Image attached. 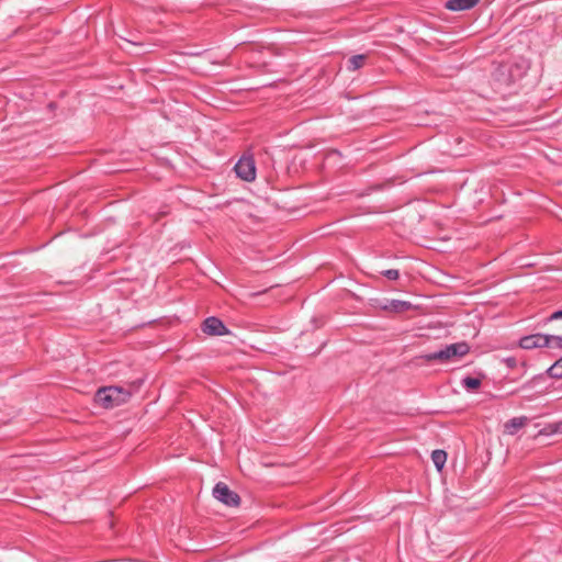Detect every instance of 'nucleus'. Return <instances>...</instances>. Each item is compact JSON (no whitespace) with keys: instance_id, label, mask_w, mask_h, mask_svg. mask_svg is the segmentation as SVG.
Wrapping results in <instances>:
<instances>
[{"instance_id":"obj_8","label":"nucleus","mask_w":562,"mask_h":562,"mask_svg":"<svg viewBox=\"0 0 562 562\" xmlns=\"http://www.w3.org/2000/svg\"><path fill=\"white\" fill-rule=\"evenodd\" d=\"M528 422V418L526 416L520 417H514L509 419L505 425V432L507 435H515L519 429H521Z\"/></svg>"},{"instance_id":"obj_15","label":"nucleus","mask_w":562,"mask_h":562,"mask_svg":"<svg viewBox=\"0 0 562 562\" xmlns=\"http://www.w3.org/2000/svg\"><path fill=\"white\" fill-rule=\"evenodd\" d=\"M550 321H554V319H562V310L560 311H557L554 312L553 314H551Z\"/></svg>"},{"instance_id":"obj_9","label":"nucleus","mask_w":562,"mask_h":562,"mask_svg":"<svg viewBox=\"0 0 562 562\" xmlns=\"http://www.w3.org/2000/svg\"><path fill=\"white\" fill-rule=\"evenodd\" d=\"M366 59H367V56L363 54L353 55L348 59L347 68L352 71L358 70L359 68H361L364 65Z\"/></svg>"},{"instance_id":"obj_12","label":"nucleus","mask_w":562,"mask_h":562,"mask_svg":"<svg viewBox=\"0 0 562 562\" xmlns=\"http://www.w3.org/2000/svg\"><path fill=\"white\" fill-rule=\"evenodd\" d=\"M548 374L554 379H562V357L555 361L549 369Z\"/></svg>"},{"instance_id":"obj_2","label":"nucleus","mask_w":562,"mask_h":562,"mask_svg":"<svg viewBox=\"0 0 562 562\" xmlns=\"http://www.w3.org/2000/svg\"><path fill=\"white\" fill-rule=\"evenodd\" d=\"M470 351V346L465 341L447 345L445 348L427 353V361H440L442 363L456 362L461 360Z\"/></svg>"},{"instance_id":"obj_13","label":"nucleus","mask_w":562,"mask_h":562,"mask_svg":"<svg viewBox=\"0 0 562 562\" xmlns=\"http://www.w3.org/2000/svg\"><path fill=\"white\" fill-rule=\"evenodd\" d=\"M462 385L468 390H475L481 385V381L476 378L467 376L462 380Z\"/></svg>"},{"instance_id":"obj_10","label":"nucleus","mask_w":562,"mask_h":562,"mask_svg":"<svg viewBox=\"0 0 562 562\" xmlns=\"http://www.w3.org/2000/svg\"><path fill=\"white\" fill-rule=\"evenodd\" d=\"M411 307L412 304L407 301L392 300L385 308H389L396 313H401L409 310Z\"/></svg>"},{"instance_id":"obj_3","label":"nucleus","mask_w":562,"mask_h":562,"mask_svg":"<svg viewBox=\"0 0 562 562\" xmlns=\"http://www.w3.org/2000/svg\"><path fill=\"white\" fill-rule=\"evenodd\" d=\"M519 346L522 349H533L542 347L562 348V336L532 334L520 338Z\"/></svg>"},{"instance_id":"obj_14","label":"nucleus","mask_w":562,"mask_h":562,"mask_svg":"<svg viewBox=\"0 0 562 562\" xmlns=\"http://www.w3.org/2000/svg\"><path fill=\"white\" fill-rule=\"evenodd\" d=\"M382 274L389 280H396L400 277V272L396 269L384 270Z\"/></svg>"},{"instance_id":"obj_4","label":"nucleus","mask_w":562,"mask_h":562,"mask_svg":"<svg viewBox=\"0 0 562 562\" xmlns=\"http://www.w3.org/2000/svg\"><path fill=\"white\" fill-rule=\"evenodd\" d=\"M234 170L238 178L251 182L256 179V164L251 156H243L235 165Z\"/></svg>"},{"instance_id":"obj_6","label":"nucleus","mask_w":562,"mask_h":562,"mask_svg":"<svg viewBox=\"0 0 562 562\" xmlns=\"http://www.w3.org/2000/svg\"><path fill=\"white\" fill-rule=\"evenodd\" d=\"M203 333L210 336H224L228 334V329L224 323L214 316L207 317L202 325Z\"/></svg>"},{"instance_id":"obj_5","label":"nucleus","mask_w":562,"mask_h":562,"mask_svg":"<svg viewBox=\"0 0 562 562\" xmlns=\"http://www.w3.org/2000/svg\"><path fill=\"white\" fill-rule=\"evenodd\" d=\"M213 496L227 506H238L240 497L233 492L225 483L218 482L213 488Z\"/></svg>"},{"instance_id":"obj_11","label":"nucleus","mask_w":562,"mask_h":562,"mask_svg":"<svg viewBox=\"0 0 562 562\" xmlns=\"http://www.w3.org/2000/svg\"><path fill=\"white\" fill-rule=\"evenodd\" d=\"M431 460L437 470L440 471L447 461V453L443 450H434L431 453Z\"/></svg>"},{"instance_id":"obj_16","label":"nucleus","mask_w":562,"mask_h":562,"mask_svg":"<svg viewBox=\"0 0 562 562\" xmlns=\"http://www.w3.org/2000/svg\"><path fill=\"white\" fill-rule=\"evenodd\" d=\"M553 431L554 432H562V423L555 424Z\"/></svg>"},{"instance_id":"obj_1","label":"nucleus","mask_w":562,"mask_h":562,"mask_svg":"<svg viewBox=\"0 0 562 562\" xmlns=\"http://www.w3.org/2000/svg\"><path fill=\"white\" fill-rule=\"evenodd\" d=\"M132 395L128 389L122 386H106L99 389L94 401L104 408H113L125 403Z\"/></svg>"},{"instance_id":"obj_7","label":"nucleus","mask_w":562,"mask_h":562,"mask_svg":"<svg viewBox=\"0 0 562 562\" xmlns=\"http://www.w3.org/2000/svg\"><path fill=\"white\" fill-rule=\"evenodd\" d=\"M480 0H447L445 8L450 11H465L475 7Z\"/></svg>"}]
</instances>
